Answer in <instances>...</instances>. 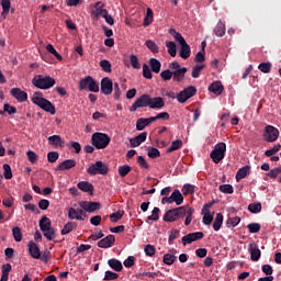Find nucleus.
Returning a JSON list of instances; mask_svg holds the SVG:
<instances>
[{
    "mask_svg": "<svg viewBox=\"0 0 281 281\" xmlns=\"http://www.w3.org/2000/svg\"><path fill=\"white\" fill-rule=\"evenodd\" d=\"M31 100L33 104H36V106H40V109H42L46 113H50V115H56V106L53 105V103L49 100L44 99L43 93L34 92Z\"/></svg>",
    "mask_w": 281,
    "mask_h": 281,
    "instance_id": "1",
    "label": "nucleus"
},
{
    "mask_svg": "<svg viewBox=\"0 0 281 281\" xmlns=\"http://www.w3.org/2000/svg\"><path fill=\"white\" fill-rule=\"evenodd\" d=\"M32 85L37 89L47 90V89H52V87L56 85V79H54L50 76L36 75L32 80Z\"/></svg>",
    "mask_w": 281,
    "mask_h": 281,
    "instance_id": "2",
    "label": "nucleus"
},
{
    "mask_svg": "<svg viewBox=\"0 0 281 281\" xmlns=\"http://www.w3.org/2000/svg\"><path fill=\"white\" fill-rule=\"evenodd\" d=\"M92 146L98 150H104L109 144H111V137L109 134L97 132L91 137Z\"/></svg>",
    "mask_w": 281,
    "mask_h": 281,
    "instance_id": "3",
    "label": "nucleus"
},
{
    "mask_svg": "<svg viewBox=\"0 0 281 281\" xmlns=\"http://www.w3.org/2000/svg\"><path fill=\"white\" fill-rule=\"evenodd\" d=\"M79 91H91L98 93L100 91V85L91 76H87L79 81Z\"/></svg>",
    "mask_w": 281,
    "mask_h": 281,
    "instance_id": "4",
    "label": "nucleus"
},
{
    "mask_svg": "<svg viewBox=\"0 0 281 281\" xmlns=\"http://www.w3.org/2000/svg\"><path fill=\"white\" fill-rule=\"evenodd\" d=\"M184 216L186 206H180L167 211L164 215V221L165 223H175V221H179V218H183Z\"/></svg>",
    "mask_w": 281,
    "mask_h": 281,
    "instance_id": "5",
    "label": "nucleus"
},
{
    "mask_svg": "<svg viewBox=\"0 0 281 281\" xmlns=\"http://www.w3.org/2000/svg\"><path fill=\"white\" fill-rule=\"evenodd\" d=\"M40 229L43 232L47 240H54V227H52V220L47 216H42L40 220Z\"/></svg>",
    "mask_w": 281,
    "mask_h": 281,
    "instance_id": "6",
    "label": "nucleus"
},
{
    "mask_svg": "<svg viewBox=\"0 0 281 281\" xmlns=\"http://www.w3.org/2000/svg\"><path fill=\"white\" fill-rule=\"evenodd\" d=\"M226 150H227V145H225V143H218L215 145L214 149L211 151V155H210L214 164H221V161L225 159Z\"/></svg>",
    "mask_w": 281,
    "mask_h": 281,
    "instance_id": "7",
    "label": "nucleus"
},
{
    "mask_svg": "<svg viewBox=\"0 0 281 281\" xmlns=\"http://www.w3.org/2000/svg\"><path fill=\"white\" fill-rule=\"evenodd\" d=\"M194 95H196V88L189 86L177 94V100L180 104H186V102H188L190 98H194Z\"/></svg>",
    "mask_w": 281,
    "mask_h": 281,
    "instance_id": "8",
    "label": "nucleus"
},
{
    "mask_svg": "<svg viewBox=\"0 0 281 281\" xmlns=\"http://www.w3.org/2000/svg\"><path fill=\"white\" fill-rule=\"evenodd\" d=\"M87 172L92 176L106 175L109 172V167L102 161H97L88 167Z\"/></svg>",
    "mask_w": 281,
    "mask_h": 281,
    "instance_id": "9",
    "label": "nucleus"
},
{
    "mask_svg": "<svg viewBox=\"0 0 281 281\" xmlns=\"http://www.w3.org/2000/svg\"><path fill=\"white\" fill-rule=\"evenodd\" d=\"M146 106H150V94L140 95L130 108V111L134 113L138 109H145Z\"/></svg>",
    "mask_w": 281,
    "mask_h": 281,
    "instance_id": "10",
    "label": "nucleus"
},
{
    "mask_svg": "<svg viewBox=\"0 0 281 281\" xmlns=\"http://www.w3.org/2000/svg\"><path fill=\"white\" fill-rule=\"evenodd\" d=\"M278 137H280V131L272 126V125H267L265 127V133H263V139L265 142H277Z\"/></svg>",
    "mask_w": 281,
    "mask_h": 281,
    "instance_id": "11",
    "label": "nucleus"
},
{
    "mask_svg": "<svg viewBox=\"0 0 281 281\" xmlns=\"http://www.w3.org/2000/svg\"><path fill=\"white\" fill-rule=\"evenodd\" d=\"M161 203H176V205H181V203H183V194H181V191L175 190L170 196L162 198Z\"/></svg>",
    "mask_w": 281,
    "mask_h": 281,
    "instance_id": "12",
    "label": "nucleus"
},
{
    "mask_svg": "<svg viewBox=\"0 0 281 281\" xmlns=\"http://www.w3.org/2000/svg\"><path fill=\"white\" fill-rule=\"evenodd\" d=\"M68 218L70 221H85L87 218V213L82 209L69 207Z\"/></svg>",
    "mask_w": 281,
    "mask_h": 281,
    "instance_id": "13",
    "label": "nucleus"
},
{
    "mask_svg": "<svg viewBox=\"0 0 281 281\" xmlns=\"http://www.w3.org/2000/svg\"><path fill=\"white\" fill-rule=\"evenodd\" d=\"M212 205L205 204L202 209V223L203 225H212V222L214 221V212L210 210Z\"/></svg>",
    "mask_w": 281,
    "mask_h": 281,
    "instance_id": "14",
    "label": "nucleus"
},
{
    "mask_svg": "<svg viewBox=\"0 0 281 281\" xmlns=\"http://www.w3.org/2000/svg\"><path fill=\"white\" fill-rule=\"evenodd\" d=\"M101 92L103 95H111L113 93V81L109 77L101 80Z\"/></svg>",
    "mask_w": 281,
    "mask_h": 281,
    "instance_id": "15",
    "label": "nucleus"
},
{
    "mask_svg": "<svg viewBox=\"0 0 281 281\" xmlns=\"http://www.w3.org/2000/svg\"><path fill=\"white\" fill-rule=\"evenodd\" d=\"M79 205L83 212H89L90 214L100 210V203L98 202L81 201Z\"/></svg>",
    "mask_w": 281,
    "mask_h": 281,
    "instance_id": "16",
    "label": "nucleus"
},
{
    "mask_svg": "<svg viewBox=\"0 0 281 281\" xmlns=\"http://www.w3.org/2000/svg\"><path fill=\"white\" fill-rule=\"evenodd\" d=\"M201 238H203V232L191 233L182 237V244L186 247V245H192V243L201 240Z\"/></svg>",
    "mask_w": 281,
    "mask_h": 281,
    "instance_id": "17",
    "label": "nucleus"
},
{
    "mask_svg": "<svg viewBox=\"0 0 281 281\" xmlns=\"http://www.w3.org/2000/svg\"><path fill=\"white\" fill-rule=\"evenodd\" d=\"M10 94L18 102H27V92L21 90L20 88H12L10 90Z\"/></svg>",
    "mask_w": 281,
    "mask_h": 281,
    "instance_id": "18",
    "label": "nucleus"
},
{
    "mask_svg": "<svg viewBox=\"0 0 281 281\" xmlns=\"http://www.w3.org/2000/svg\"><path fill=\"white\" fill-rule=\"evenodd\" d=\"M248 251L250 254V259L252 260V262H258V260H260V256H262V252L260 251V248H258L257 244H249Z\"/></svg>",
    "mask_w": 281,
    "mask_h": 281,
    "instance_id": "19",
    "label": "nucleus"
},
{
    "mask_svg": "<svg viewBox=\"0 0 281 281\" xmlns=\"http://www.w3.org/2000/svg\"><path fill=\"white\" fill-rule=\"evenodd\" d=\"M148 137V133L143 132L139 135H137L134 138L130 139V145L132 148H137V146H142V144H144V142H146V138Z\"/></svg>",
    "mask_w": 281,
    "mask_h": 281,
    "instance_id": "20",
    "label": "nucleus"
},
{
    "mask_svg": "<svg viewBox=\"0 0 281 281\" xmlns=\"http://www.w3.org/2000/svg\"><path fill=\"white\" fill-rule=\"evenodd\" d=\"M76 166H77L76 159H67L60 162L57 166L56 170H59L60 172H65L67 170H71V168H76Z\"/></svg>",
    "mask_w": 281,
    "mask_h": 281,
    "instance_id": "21",
    "label": "nucleus"
},
{
    "mask_svg": "<svg viewBox=\"0 0 281 281\" xmlns=\"http://www.w3.org/2000/svg\"><path fill=\"white\" fill-rule=\"evenodd\" d=\"M166 106V102L161 97H149V109H164Z\"/></svg>",
    "mask_w": 281,
    "mask_h": 281,
    "instance_id": "22",
    "label": "nucleus"
},
{
    "mask_svg": "<svg viewBox=\"0 0 281 281\" xmlns=\"http://www.w3.org/2000/svg\"><path fill=\"white\" fill-rule=\"evenodd\" d=\"M48 144L49 146H53V148H63V146H65V140L60 135H53L48 137Z\"/></svg>",
    "mask_w": 281,
    "mask_h": 281,
    "instance_id": "23",
    "label": "nucleus"
},
{
    "mask_svg": "<svg viewBox=\"0 0 281 281\" xmlns=\"http://www.w3.org/2000/svg\"><path fill=\"white\" fill-rule=\"evenodd\" d=\"M27 247L30 256L34 258V260H38V258H41V248H38V245H36L34 241H30Z\"/></svg>",
    "mask_w": 281,
    "mask_h": 281,
    "instance_id": "24",
    "label": "nucleus"
},
{
    "mask_svg": "<svg viewBox=\"0 0 281 281\" xmlns=\"http://www.w3.org/2000/svg\"><path fill=\"white\" fill-rule=\"evenodd\" d=\"M113 243H115V236L109 235L105 238L99 240L98 247L101 249H109V247H113Z\"/></svg>",
    "mask_w": 281,
    "mask_h": 281,
    "instance_id": "25",
    "label": "nucleus"
},
{
    "mask_svg": "<svg viewBox=\"0 0 281 281\" xmlns=\"http://www.w3.org/2000/svg\"><path fill=\"white\" fill-rule=\"evenodd\" d=\"M0 5L2 8V12L0 18L5 20L8 19V14H10V8H12V1L10 0H0Z\"/></svg>",
    "mask_w": 281,
    "mask_h": 281,
    "instance_id": "26",
    "label": "nucleus"
},
{
    "mask_svg": "<svg viewBox=\"0 0 281 281\" xmlns=\"http://www.w3.org/2000/svg\"><path fill=\"white\" fill-rule=\"evenodd\" d=\"M223 83L221 81H215L209 86V91L211 93H214L215 95H221L223 93Z\"/></svg>",
    "mask_w": 281,
    "mask_h": 281,
    "instance_id": "27",
    "label": "nucleus"
},
{
    "mask_svg": "<svg viewBox=\"0 0 281 281\" xmlns=\"http://www.w3.org/2000/svg\"><path fill=\"white\" fill-rule=\"evenodd\" d=\"M186 74H188V68L186 67L180 68V70H173L172 71L173 80L176 82H181V80L186 78Z\"/></svg>",
    "mask_w": 281,
    "mask_h": 281,
    "instance_id": "28",
    "label": "nucleus"
},
{
    "mask_svg": "<svg viewBox=\"0 0 281 281\" xmlns=\"http://www.w3.org/2000/svg\"><path fill=\"white\" fill-rule=\"evenodd\" d=\"M154 21H155V12H153V9L147 8V11L143 21L144 27H148V25H150V23H153Z\"/></svg>",
    "mask_w": 281,
    "mask_h": 281,
    "instance_id": "29",
    "label": "nucleus"
},
{
    "mask_svg": "<svg viewBox=\"0 0 281 281\" xmlns=\"http://www.w3.org/2000/svg\"><path fill=\"white\" fill-rule=\"evenodd\" d=\"M226 27H225V22H223L222 20L218 21L217 25L214 29V34L215 36H217L218 38H222V36H225V32H226Z\"/></svg>",
    "mask_w": 281,
    "mask_h": 281,
    "instance_id": "30",
    "label": "nucleus"
},
{
    "mask_svg": "<svg viewBox=\"0 0 281 281\" xmlns=\"http://www.w3.org/2000/svg\"><path fill=\"white\" fill-rule=\"evenodd\" d=\"M149 67L154 74H159V71H161V61L157 58H150Z\"/></svg>",
    "mask_w": 281,
    "mask_h": 281,
    "instance_id": "31",
    "label": "nucleus"
},
{
    "mask_svg": "<svg viewBox=\"0 0 281 281\" xmlns=\"http://www.w3.org/2000/svg\"><path fill=\"white\" fill-rule=\"evenodd\" d=\"M180 58H183V60H188V57L191 54L190 45H188V42L184 44H180Z\"/></svg>",
    "mask_w": 281,
    "mask_h": 281,
    "instance_id": "32",
    "label": "nucleus"
},
{
    "mask_svg": "<svg viewBox=\"0 0 281 281\" xmlns=\"http://www.w3.org/2000/svg\"><path fill=\"white\" fill-rule=\"evenodd\" d=\"M102 8H104V4L102 2H97L95 14H97V16H102V19H105V16L109 15V11H106V9H102Z\"/></svg>",
    "mask_w": 281,
    "mask_h": 281,
    "instance_id": "33",
    "label": "nucleus"
},
{
    "mask_svg": "<svg viewBox=\"0 0 281 281\" xmlns=\"http://www.w3.org/2000/svg\"><path fill=\"white\" fill-rule=\"evenodd\" d=\"M223 227V213H217L213 222L214 232H218Z\"/></svg>",
    "mask_w": 281,
    "mask_h": 281,
    "instance_id": "34",
    "label": "nucleus"
},
{
    "mask_svg": "<svg viewBox=\"0 0 281 281\" xmlns=\"http://www.w3.org/2000/svg\"><path fill=\"white\" fill-rule=\"evenodd\" d=\"M76 227L77 225L74 222L66 223L61 229V236H67V234H71V232H74Z\"/></svg>",
    "mask_w": 281,
    "mask_h": 281,
    "instance_id": "35",
    "label": "nucleus"
},
{
    "mask_svg": "<svg viewBox=\"0 0 281 281\" xmlns=\"http://www.w3.org/2000/svg\"><path fill=\"white\" fill-rule=\"evenodd\" d=\"M77 188H79V190L82 192H93V184L87 181L78 182Z\"/></svg>",
    "mask_w": 281,
    "mask_h": 281,
    "instance_id": "36",
    "label": "nucleus"
},
{
    "mask_svg": "<svg viewBox=\"0 0 281 281\" xmlns=\"http://www.w3.org/2000/svg\"><path fill=\"white\" fill-rule=\"evenodd\" d=\"M192 214H194V209L190 207V206H184V216H186V221H184V225H190V223H192Z\"/></svg>",
    "mask_w": 281,
    "mask_h": 281,
    "instance_id": "37",
    "label": "nucleus"
},
{
    "mask_svg": "<svg viewBox=\"0 0 281 281\" xmlns=\"http://www.w3.org/2000/svg\"><path fill=\"white\" fill-rule=\"evenodd\" d=\"M249 173V166L241 167L236 173V181H240Z\"/></svg>",
    "mask_w": 281,
    "mask_h": 281,
    "instance_id": "38",
    "label": "nucleus"
},
{
    "mask_svg": "<svg viewBox=\"0 0 281 281\" xmlns=\"http://www.w3.org/2000/svg\"><path fill=\"white\" fill-rule=\"evenodd\" d=\"M109 267H111V269H113L114 271H122L123 267H122V261L117 260V259H110L108 261Z\"/></svg>",
    "mask_w": 281,
    "mask_h": 281,
    "instance_id": "39",
    "label": "nucleus"
},
{
    "mask_svg": "<svg viewBox=\"0 0 281 281\" xmlns=\"http://www.w3.org/2000/svg\"><path fill=\"white\" fill-rule=\"evenodd\" d=\"M168 54L175 58L177 56V44L175 42H167L166 43Z\"/></svg>",
    "mask_w": 281,
    "mask_h": 281,
    "instance_id": "40",
    "label": "nucleus"
},
{
    "mask_svg": "<svg viewBox=\"0 0 281 281\" xmlns=\"http://www.w3.org/2000/svg\"><path fill=\"white\" fill-rule=\"evenodd\" d=\"M46 50L49 54H53V56H55V58H57V60L63 61V55L58 53V50H56V48H54V45L52 44H47L46 45Z\"/></svg>",
    "mask_w": 281,
    "mask_h": 281,
    "instance_id": "41",
    "label": "nucleus"
},
{
    "mask_svg": "<svg viewBox=\"0 0 281 281\" xmlns=\"http://www.w3.org/2000/svg\"><path fill=\"white\" fill-rule=\"evenodd\" d=\"M130 63L133 69H142V64L139 63L137 55H130Z\"/></svg>",
    "mask_w": 281,
    "mask_h": 281,
    "instance_id": "42",
    "label": "nucleus"
},
{
    "mask_svg": "<svg viewBox=\"0 0 281 281\" xmlns=\"http://www.w3.org/2000/svg\"><path fill=\"white\" fill-rule=\"evenodd\" d=\"M12 234L15 243H21L23 240V233H21V228L19 227H13L12 228Z\"/></svg>",
    "mask_w": 281,
    "mask_h": 281,
    "instance_id": "43",
    "label": "nucleus"
},
{
    "mask_svg": "<svg viewBox=\"0 0 281 281\" xmlns=\"http://www.w3.org/2000/svg\"><path fill=\"white\" fill-rule=\"evenodd\" d=\"M218 190L223 194H234V187L232 184H221Z\"/></svg>",
    "mask_w": 281,
    "mask_h": 281,
    "instance_id": "44",
    "label": "nucleus"
},
{
    "mask_svg": "<svg viewBox=\"0 0 281 281\" xmlns=\"http://www.w3.org/2000/svg\"><path fill=\"white\" fill-rule=\"evenodd\" d=\"M175 260H177V257L172 254H165L162 257V262L168 266L175 265Z\"/></svg>",
    "mask_w": 281,
    "mask_h": 281,
    "instance_id": "45",
    "label": "nucleus"
},
{
    "mask_svg": "<svg viewBox=\"0 0 281 281\" xmlns=\"http://www.w3.org/2000/svg\"><path fill=\"white\" fill-rule=\"evenodd\" d=\"M203 69H205V65L203 64H200V65H195L193 67V70H192V78H199V76H201V71H203Z\"/></svg>",
    "mask_w": 281,
    "mask_h": 281,
    "instance_id": "46",
    "label": "nucleus"
},
{
    "mask_svg": "<svg viewBox=\"0 0 281 281\" xmlns=\"http://www.w3.org/2000/svg\"><path fill=\"white\" fill-rule=\"evenodd\" d=\"M145 45L147 48H149L153 52V54H159V46L157 45V43L149 40V41H146Z\"/></svg>",
    "mask_w": 281,
    "mask_h": 281,
    "instance_id": "47",
    "label": "nucleus"
},
{
    "mask_svg": "<svg viewBox=\"0 0 281 281\" xmlns=\"http://www.w3.org/2000/svg\"><path fill=\"white\" fill-rule=\"evenodd\" d=\"M181 146H183V140L181 139L173 140L170 147L168 148V153H173V150H179Z\"/></svg>",
    "mask_w": 281,
    "mask_h": 281,
    "instance_id": "48",
    "label": "nucleus"
},
{
    "mask_svg": "<svg viewBox=\"0 0 281 281\" xmlns=\"http://www.w3.org/2000/svg\"><path fill=\"white\" fill-rule=\"evenodd\" d=\"M248 210H249V212H251V214H258L262 210V204H260V203L249 204Z\"/></svg>",
    "mask_w": 281,
    "mask_h": 281,
    "instance_id": "49",
    "label": "nucleus"
},
{
    "mask_svg": "<svg viewBox=\"0 0 281 281\" xmlns=\"http://www.w3.org/2000/svg\"><path fill=\"white\" fill-rule=\"evenodd\" d=\"M281 145L277 144L271 149L265 151L266 157H273L277 153H280Z\"/></svg>",
    "mask_w": 281,
    "mask_h": 281,
    "instance_id": "50",
    "label": "nucleus"
},
{
    "mask_svg": "<svg viewBox=\"0 0 281 281\" xmlns=\"http://www.w3.org/2000/svg\"><path fill=\"white\" fill-rule=\"evenodd\" d=\"M2 168H3L4 179H8V180L12 179V167H10V165L8 164H4Z\"/></svg>",
    "mask_w": 281,
    "mask_h": 281,
    "instance_id": "51",
    "label": "nucleus"
},
{
    "mask_svg": "<svg viewBox=\"0 0 281 281\" xmlns=\"http://www.w3.org/2000/svg\"><path fill=\"white\" fill-rule=\"evenodd\" d=\"M258 69L262 74H269L271 71V63H261L259 64Z\"/></svg>",
    "mask_w": 281,
    "mask_h": 281,
    "instance_id": "52",
    "label": "nucleus"
},
{
    "mask_svg": "<svg viewBox=\"0 0 281 281\" xmlns=\"http://www.w3.org/2000/svg\"><path fill=\"white\" fill-rule=\"evenodd\" d=\"M160 78L165 81L168 82V80H172L173 75L172 71H170V69L164 70L160 72Z\"/></svg>",
    "mask_w": 281,
    "mask_h": 281,
    "instance_id": "53",
    "label": "nucleus"
},
{
    "mask_svg": "<svg viewBox=\"0 0 281 281\" xmlns=\"http://www.w3.org/2000/svg\"><path fill=\"white\" fill-rule=\"evenodd\" d=\"M148 126V123L146 122V119L140 117L136 122V131H144Z\"/></svg>",
    "mask_w": 281,
    "mask_h": 281,
    "instance_id": "54",
    "label": "nucleus"
},
{
    "mask_svg": "<svg viewBox=\"0 0 281 281\" xmlns=\"http://www.w3.org/2000/svg\"><path fill=\"white\" fill-rule=\"evenodd\" d=\"M260 224L258 223H250L248 224L247 228L250 234H258L260 232Z\"/></svg>",
    "mask_w": 281,
    "mask_h": 281,
    "instance_id": "55",
    "label": "nucleus"
},
{
    "mask_svg": "<svg viewBox=\"0 0 281 281\" xmlns=\"http://www.w3.org/2000/svg\"><path fill=\"white\" fill-rule=\"evenodd\" d=\"M100 67L103 69L106 74H111V61L106 59H102L100 61Z\"/></svg>",
    "mask_w": 281,
    "mask_h": 281,
    "instance_id": "56",
    "label": "nucleus"
},
{
    "mask_svg": "<svg viewBox=\"0 0 281 281\" xmlns=\"http://www.w3.org/2000/svg\"><path fill=\"white\" fill-rule=\"evenodd\" d=\"M240 223V217H229L226 222L227 227H236Z\"/></svg>",
    "mask_w": 281,
    "mask_h": 281,
    "instance_id": "57",
    "label": "nucleus"
},
{
    "mask_svg": "<svg viewBox=\"0 0 281 281\" xmlns=\"http://www.w3.org/2000/svg\"><path fill=\"white\" fill-rule=\"evenodd\" d=\"M26 157L31 164H36V161H38V155H36L34 150L26 151Z\"/></svg>",
    "mask_w": 281,
    "mask_h": 281,
    "instance_id": "58",
    "label": "nucleus"
},
{
    "mask_svg": "<svg viewBox=\"0 0 281 281\" xmlns=\"http://www.w3.org/2000/svg\"><path fill=\"white\" fill-rule=\"evenodd\" d=\"M120 278V274L113 272V271H105V276L103 280L110 281V280H117Z\"/></svg>",
    "mask_w": 281,
    "mask_h": 281,
    "instance_id": "59",
    "label": "nucleus"
},
{
    "mask_svg": "<svg viewBox=\"0 0 281 281\" xmlns=\"http://www.w3.org/2000/svg\"><path fill=\"white\" fill-rule=\"evenodd\" d=\"M128 172H131V166L124 165V166L119 167L120 177H126V175H128Z\"/></svg>",
    "mask_w": 281,
    "mask_h": 281,
    "instance_id": "60",
    "label": "nucleus"
},
{
    "mask_svg": "<svg viewBox=\"0 0 281 281\" xmlns=\"http://www.w3.org/2000/svg\"><path fill=\"white\" fill-rule=\"evenodd\" d=\"M278 175H281V167L273 168L267 173L270 179H277Z\"/></svg>",
    "mask_w": 281,
    "mask_h": 281,
    "instance_id": "61",
    "label": "nucleus"
},
{
    "mask_svg": "<svg viewBox=\"0 0 281 281\" xmlns=\"http://www.w3.org/2000/svg\"><path fill=\"white\" fill-rule=\"evenodd\" d=\"M144 251L147 256L153 258V256H155L156 249H155V246L148 244L145 246Z\"/></svg>",
    "mask_w": 281,
    "mask_h": 281,
    "instance_id": "62",
    "label": "nucleus"
},
{
    "mask_svg": "<svg viewBox=\"0 0 281 281\" xmlns=\"http://www.w3.org/2000/svg\"><path fill=\"white\" fill-rule=\"evenodd\" d=\"M182 194H194V186H192V184H184L182 187Z\"/></svg>",
    "mask_w": 281,
    "mask_h": 281,
    "instance_id": "63",
    "label": "nucleus"
},
{
    "mask_svg": "<svg viewBox=\"0 0 281 281\" xmlns=\"http://www.w3.org/2000/svg\"><path fill=\"white\" fill-rule=\"evenodd\" d=\"M159 218V207H154L151 215L147 217V221H157Z\"/></svg>",
    "mask_w": 281,
    "mask_h": 281,
    "instance_id": "64",
    "label": "nucleus"
}]
</instances>
